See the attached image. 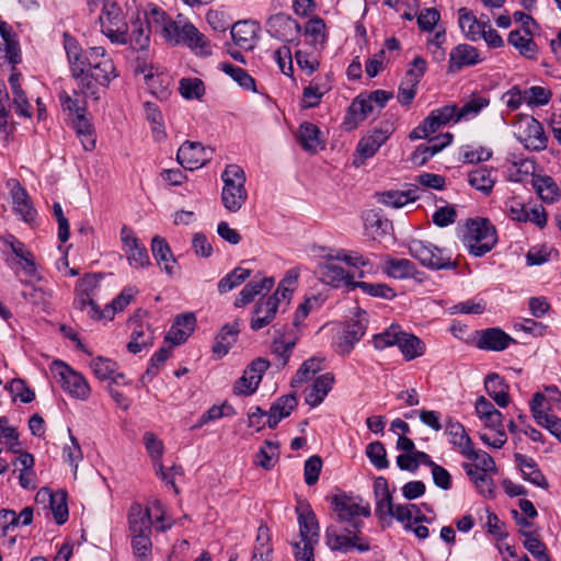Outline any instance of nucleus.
<instances>
[{"instance_id": "52", "label": "nucleus", "mask_w": 561, "mask_h": 561, "mask_svg": "<svg viewBox=\"0 0 561 561\" xmlns=\"http://www.w3.org/2000/svg\"><path fill=\"white\" fill-rule=\"evenodd\" d=\"M320 129L312 123L305 122L298 131V141L309 152H316L321 145Z\"/></svg>"}, {"instance_id": "40", "label": "nucleus", "mask_w": 561, "mask_h": 561, "mask_svg": "<svg viewBox=\"0 0 561 561\" xmlns=\"http://www.w3.org/2000/svg\"><path fill=\"white\" fill-rule=\"evenodd\" d=\"M515 461L520 468L523 478L530 483L540 486V488H548V481L542 474V472L539 470L538 465L533 458H529L522 454H515L514 455Z\"/></svg>"}, {"instance_id": "55", "label": "nucleus", "mask_w": 561, "mask_h": 561, "mask_svg": "<svg viewBox=\"0 0 561 561\" xmlns=\"http://www.w3.org/2000/svg\"><path fill=\"white\" fill-rule=\"evenodd\" d=\"M375 108V104H373L367 95L359 94L356 96L348 107V115L354 122V126L366 119Z\"/></svg>"}, {"instance_id": "48", "label": "nucleus", "mask_w": 561, "mask_h": 561, "mask_svg": "<svg viewBox=\"0 0 561 561\" xmlns=\"http://www.w3.org/2000/svg\"><path fill=\"white\" fill-rule=\"evenodd\" d=\"M462 468L483 496H494L495 484L493 479L488 476V472L478 471L477 468L472 467L469 462H463Z\"/></svg>"}, {"instance_id": "49", "label": "nucleus", "mask_w": 561, "mask_h": 561, "mask_svg": "<svg viewBox=\"0 0 561 561\" xmlns=\"http://www.w3.org/2000/svg\"><path fill=\"white\" fill-rule=\"evenodd\" d=\"M390 517L404 524L405 529H412V519L414 523L430 522L415 504L396 505Z\"/></svg>"}, {"instance_id": "28", "label": "nucleus", "mask_w": 561, "mask_h": 561, "mask_svg": "<svg viewBox=\"0 0 561 561\" xmlns=\"http://www.w3.org/2000/svg\"><path fill=\"white\" fill-rule=\"evenodd\" d=\"M278 307L277 297H268L257 302L251 318V329L257 331L268 325L275 318Z\"/></svg>"}, {"instance_id": "38", "label": "nucleus", "mask_w": 561, "mask_h": 561, "mask_svg": "<svg viewBox=\"0 0 561 561\" xmlns=\"http://www.w3.org/2000/svg\"><path fill=\"white\" fill-rule=\"evenodd\" d=\"M196 318L193 313L181 314L176 318L171 327L167 340L173 345H180L186 341L190 334L194 331Z\"/></svg>"}, {"instance_id": "27", "label": "nucleus", "mask_w": 561, "mask_h": 561, "mask_svg": "<svg viewBox=\"0 0 561 561\" xmlns=\"http://www.w3.org/2000/svg\"><path fill=\"white\" fill-rule=\"evenodd\" d=\"M458 23L465 36L472 42H477L481 39L484 27L489 26V19H477L470 10L460 8L458 10Z\"/></svg>"}, {"instance_id": "35", "label": "nucleus", "mask_w": 561, "mask_h": 561, "mask_svg": "<svg viewBox=\"0 0 561 561\" xmlns=\"http://www.w3.org/2000/svg\"><path fill=\"white\" fill-rule=\"evenodd\" d=\"M397 346L407 362L416 359L426 352V344L419 336L404 330L401 332Z\"/></svg>"}, {"instance_id": "43", "label": "nucleus", "mask_w": 561, "mask_h": 561, "mask_svg": "<svg viewBox=\"0 0 561 561\" xmlns=\"http://www.w3.org/2000/svg\"><path fill=\"white\" fill-rule=\"evenodd\" d=\"M275 284V279L273 277H264L260 282H250L248 283L242 290L239 293V296L234 300V307L242 308L254 300L255 296L261 294L263 290L268 291Z\"/></svg>"}, {"instance_id": "3", "label": "nucleus", "mask_w": 561, "mask_h": 561, "mask_svg": "<svg viewBox=\"0 0 561 561\" xmlns=\"http://www.w3.org/2000/svg\"><path fill=\"white\" fill-rule=\"evenodd\" d=\"M64 45L70 65L71 75L77 81L78 88L83 94L94 96L95 83L89 79L88 73V66L90 64L88 59L89 50L83 53L78 41L68 34H65L64 36Z\"/></svg>"}, {"instance_id": "20", "label": "nucleus", "mask_w": 561, "mask_h": 561, "mask_svg": "<svg viewBox=\"0 0 561 561\" xmlns=\"http://www.w3.org/2000/svg\"><path fill=\"white\" fill-rule=\"evenodd\" d=\"M42 502L48 501V507L53 514L54 520L58 525H62L68 520L69 511L67 504V493L65 490L53 491L44 486L37 491V499Z\"/></svg>"}, {"instance_id": "17", "label": "nucleus", "mask_w": 561, "mask_h": 561, "mask_svg": "<svg viewBox=\"0 0 561 561\" xmlns=\"http://www.w3.org/2000/svg\"><path fill=\"white\" fill-rule=\"evenodd\" d=\"M213 150L197 141H185L178 150V162L187 170H196L211 159Z\"/></svg>"}, {"instance_id": "60", "label": "nucleus", "mask_w": 561, "mask_h": 561, "mask_svg": "<svg viewBox=\"0 0 561 561\" xmlns=\"http://www.w3.org/2000/svg\"><path fill=\"white\" fill-rule=\"evenodd\" d=\"M298 277L299 273L295 268L289 270L271 297H277L278 305L280 304V300H289L291 294L297 287Z\"/></svg>"}, {"instance_id": "33", "label": "nucleus", "mask_w": 561, "mask_h": 561, "mask_svg": "<svg viewBox=\"0 0 561 561\" xmlns=\"http://www.w3.org/2000/svg\"><path fill=\"white\" fill-rule=\"evenodd\" d=\"M151 252L158 266L167 274L172 275L176 261L168 242L159 236L153 237L151 240Z\"/></svg>"}, {"instance_id": "45", "label": "nucleus", "mask_w": 561, "mask_h": 561, "mask_svg": "<svg viewBox=\"0 0 561 561\" xmlns=\"http://www.w3.org/2000/svg\"><path fill=\"white\" fill-rule=\"evenodd\" d=\"M71 124L84 150H93L96 142L95 131L87 115L73 117Z\"/></svg>"}, {"instance_id": "19", "label": "nucleus", "mask_w": 561, "mask_h": 561, "mask_svg": "<svg viewBox=\"0 0 561 561\" xmlns=\"http://www.w3.org/2000/svg\"><path fill=\"white\" fill-rule=\"evenodd\" d=\"M266 31L272 36L282 42H293L300 32V24L291 16L285 13L272 15L266 22Z\"/></svg>"}, {"instance_id": "5", "label": "nucleus", "mask_w": 561, "mask_h": 561, "mask_svg": "<svg viewBox=\"0 0 561 561\" xmlns=\"http://www.w3.org/2000/svg\"><path fill=\"white\" fill-rule=\"evenodd\" d=\"M99 23L102 34L113 44L127 45L128 23L122 8L112 0L104 1Z\"/></svg>"}, {"instance_id": "15", "label": "nucleus", "mask_w": 561, "mask_h": 561, "mask_svg": "<svg viewBox=\"0 0 561 561\" xmlns=\"http://www.w3.org/2000/svg\"><path fill=\"white\" fill-rule=\"evenodd\" d=\"M317 273L324 284L334 288L343 286L353 288V276L341 266L335 255H327L324 261L319 264Z\"/></svg>"}, {"instance_id": "50", "label": "nucleus", "mask_w": 561, "mask_h": 561, "mask_svg": "<svg viewBox=\"0 0 561 561\" xmlns=\"http://www.w3.org/2000/svg\"><path fill=\"white\" fill-rule=\"evenodd\" d=\"M239 333V322L234 321L232 324H226L216 337V343L213 346V352L219 357L226 355L236 342Z\"/></svg>"}, {"instance_id": "41", "label": "nucleus", "mask_w": 561, "mask_h": 561, "mask_svg": "<svg viewBox=\"0 0 561 561\" xmlns=\"http://www.w3.org/2000/svg\"><path fill=\"white\" fill-rule=\"evenodd\" d=\"M382 271L389 277L403 279L414 276L416 266L408 259H393L386 256L382 261Z\"/></svg>"}, {"instance_id": "42", "label": "nucleus", "mask_w": 561, "mask_h": 561, "mask_svg": "<svg viewBox=\"0 0 561 561\" xmlns=\"http://www.w3.org/2000/svg\"><path fill=\"white\" fill-rule=\"evenodd\" d=\"M297 405V399L294 394H286L277 399L267 412V425L275 428L282 419L287 417Z\"/></svg>"}, {"instance_id": "8", "label": "nucleus", "mask_w": 561, "mask_h": 561, "mask_svg": "<svg viewBox=\"0 0 561 561\" xmlns=\"http://www.w3.org/2000/svg\"><path fill=\"white\" fill-rule=\"evenodd\" d=\"M0 239L3 244L2 253L4 261L10 268L14 270L16 273L33 270L35 263L30 248L10 233L2 236Z\"/></svg>"}, {"instance_id": "54", "label": "nucleus", "mask_w": 561, "mask_h": 561, "mask_svg": "<svg viewBox=\"0 0 561 561\" xmlns=\"http://www.w3.org/2000/svg\"><path fill=\"white\" fill-rule=\"evenodd\" d=\"M419 188H411L408 191H389L380 195V202L393 208H400L404 205L414 202L419 198Z\"/></svg>"}, {"instance_id": "30", "label": "nucleus", "mask_w": 561, "mask_h": 561, "mask_svg": "<svg viewBox=\"0 0 561 561\" xmlns=\"http://www.w3.org/2000/svg\"><path fill=\"white\" fill-rule=\"evenodd\" d=\"M497 181V171L493 168L480 165L468 173V182L476 190L489 195Z\"/></svg>"}, {"instance_id": "51", "label": "nucleus", "mask_w": 561, "mask_h": 561, "mask_svg": "<svg viewBox=\"0 0 561 561\" xmlns=\"http://www.w3.org/2000/svg\"><path fill=\"white\" fill-rule=\"evenodd\" d=\"M508 44L514 46L522 56L535 59L538 53L537 44L531 38V35H523L519 31H511L507 38Z\"/></svg>"}, {"instance_id": "37", "label": "nucleus", "mask_w": 561, "mask_h": 561, "mask_svg": "<svg viewBox=\"0 0 561 561\" xmlns=\"http://www.w3.org/2000/svg\"><path fill=\"white\" fill-rule=\"evenodd\" d=\"M484 388L486 393L494 400V402L505 408L510 403L508 385L496 373L489 374L484 379Z\"/></svg>"}, {"instance_id": "64", "label": "nucleus", "mask_w": 561, "mask_h": 561, "mask_svg": "<svg viewBox=\"0 0 561 561\" xmlns=\"http://www.w3.org/2000/svg\"><path fill=\"white\" fill-rule=\"evenodd\" d=\"M297 336L291 334L286 337L279 334L273 342V353L279 358L282 366H285L296 344Z\"/></svg>"}, {"instance_id": "14", "label": "nucleus", "mask_w": 561, "mask_h": 561, "mask_svg": "<svg viewBox=\"0 0 561 561\" xmlns=\"http://www.w3.org/2000/svg\"><path fill=\"white\" fill-rule=\"evenodd\" d=\"M121 240L123 243V250L130 266L135 268H145L151 264L147 248L136 237L131 228L123 226L121 230Z\"/></svg>"}, {"instance_id": "56", "label": "nucleus", "mask_w": 561, "mask_h": 561, "mask_svg": "<svg viewBox=\"0 0 561 561\" xmlns=\"http://www.w3.org/2000/svg\"><path fill=\"white\" fill-rule=\"evenodd\" d=\"M251 276V270L238 266L222 277L218 283V291L226 294L240 286Z\"/></svg>"}, {"instance_id": "12", "label": "nucleus", "mask_w": 561, "mask_h": 561, "mask_svg": "<svg viewBox=\"0 0 561 561\" xmlns=\"http://www.w3.org/2000/svg\"><path fill=\"white\" fill-rule=\"evenodd\" d=\"M518 139L524 146L534 151L547 148L548 138L542 125L530 115H524L517 122Z\"/></svg>"}, {"instance_id": "18", "label": "nucleus", "mask_w": 561, "mask_h": 561, "mask_svg": "<svg viewBox=\"0 0 561 561\" xmlns=\"http://www.w3.org/2000/svg\"><path fill=\"white\" fill-rule=\"evenodd\" d=\"M270 367L268 360L257 358L243 371V375L236 381L233 391L236 394L250 396L255 392L261 382L263 374Z\"/></svg>"}, {"instance_id": "57", "label": "nucleus", "mask_w": 561, "mask_h": 561, "mask_svg": "<svg viewBox=\"0 0 561 561\" xmlns=\"http://www.w3.org/2000/svg\"><path fill=\"white\" fill-rule=\"evenodd\" d=\"M520 535L524 537L523 545L525 549L537 560V561H550L547 553L545 543L535 535L533 531L522 530Z\"/></svg>"}, {"instance_id": "16", "label": "nucleus", "mask_w": 561, "mask_h": 561, "mask_svg": "<svg viewBox=\"0 0 561 561\" xmlns=\"http://www.w3.org/2000/svg\"><path fill=\"white\" fill-rule=\"evenodd\" d=\"M391 133V126L386 124L385 127L376 128L369 135L363 137L356 148L357 158L354 159V165L360 167L366 159L374 157L388 140Z\"/></svg>"}, {"instance_id": "13", "label": "nucleus", "mask_w": 561, "mask_h": 561, "mask_svg": "<svg viewBox=\"0 0 561 561\" xmlns=\"http://www.w3.org/2000/svg\"><path fill=\"white\" fill-rule=\"evenodd\" d=\"M456 122V105L448 104L437 110L432 111L428 116L425 117L422 125L416 127L410 135L412 139L427 138L432 134L436 133L440 127L448 123Z\"/></svg>"}, {"instance_id": "9", "label": "nucleus", "mask_w": 561, "mask_h": 561, "mask_svg": "<svg viewBox=\"0 0 561 561\" xmlns=\"http://www.w3.org/2000/svg\"><path fill=\"white\" fill-rule=\"evenodd\" d=\"M50 373L70 396L81 400H85L90 396L91 389L85 378L65 363L54 362Z\"/></svg>"}, {"instance_id": "62", "label": "nucleus", "mask_w": 561, "mask_h": 561, "mask_svg": "<svg viewBox=\"0 0 561 561\" xmlns=\"http://www.w3.org/2000/svg\"><path fill=\"white\" fill-rule=\"evenodd\" d=\"M278 459V444L266 440L255 456V465L271 469Z\"/></svg>"}, {"instance_id": "31", "label": "nucleus", "mask_w": 561, "mask_h": 561, "mask_svg": "<svg viewBox=\"0 0 561 561\" xmlns=\"http://www.w3.org/2000/svg\"><path fill=\"white\" fill-rule=\"evenodd\" d=\"M90 367L100 380H110L117 385L125 383V375L117 371V363L111 358L98 356L91 360Z\"/></svg>"}, {"instance_id": "53", "label": "nucleus", "mask_w": 561, "mask_h": 561, "mask_svg": "<svg viewBox=\"0 0 561 561\" xmlns=\"http://www.w3.org/2000/svg\"><path fill=\"white\" fill-rule=\"evenodd\" d=\"M131 33L127 31V44L134 50H144L148 48L150 42V30L141 21H135L131 24Z\"/></svg>"}, {"instance_id": "24", "label": "nucleus", "mask_w": 561, "mask_h": 561, "mask_svg": "<svg viewBox=\"0 0 561 561\" xmlns=\"http://www.w3.org/2000/svg\"><path fill=\"white\" fill-rule=\"evenodd\" d=\"M477 346L480 350L501 352L506 350L515 340L500 328H489L479 332Z\"/></svg>"}, {"instance_id": "25", "label": "nucleus", "mask_w": 561, "mask_h": 561, "mask_svg": "<svg viewBox=\"0 0 561 561\" xmlns=\"http://www.w3.org/2000/svg\"><path fill=\"white\" fill-rule=\"evenodd\" d=\"M479 62V51L476 47L468 44H459L450 51L448 70L457 72L463 67L474 66Z\"/></svg>"}, {"instance_id": "22", "label": "nucleus", "mask_w": 561, "mask_h": 561, "mask_svg": "<svg viewBox=\"0 0 561 561\" xmlns=\"http://www.w3.org/2000/svg\"><path fill=\"white\" fill-rule=\"evenodd\" d=\"M296 513L298 516L299 535L301 541H319V523L316 514L307 503H298L296 506Z\"/></svg>"}, {"instance_id": "1", "label": "nucleus", "mask_w": 561, "mask_h": 561, "mask_svg": "<svg viewBox=\"0 0 561 561\" xmlns=\"http://www.w3.org/2000/svg\"><path fill=\"white\" fill-rule=\"evenodd\" d=\"M130 545L137 561H151L152 542L150 513L142 512L139 504L131 505L128 514Z\"/></svg>"}, {"instance_id": "4", "label": "nucleus", "mask_w": 561, "mask_h": 561, "mask_svg": "<svg viewBox=\"0 0 561 561\" xmlns=\"http://www.w3.org/2000/svg\"><path fill=\"white\" fill-rule=\"evenodd\" d=\"M496 242V230L490 220L485 218L468 220L463 243L470 254L482 256L490 252Z\"/></svg>"}, {"instance_id": "6", "label": "nucleus", "mask_w": 561, "mask_h": 561, "mask_svg": "<svg viewBox=\"0 0 561 561\" xmlns=\"http://www.w3.org/2000/svg\"><path fill=\"white\" fill-rule=\"evenodd\" d=\"M88 59L90 61L88 66L89 79L95 83V94H98V85L106 87L112 79L117 77L116 68L105 49L100 46L89 49ZM93 98L98 99L96 95Z\"/></svg>"}, {"instance_id": "2", "label": "nucleus", "mask_w": 561, "mask_h": 561, "mask_svg": "<svg viewBox=\"0 0 561 561\" xmlns=\"http://www.w3.org/2000/svg\"><path fill=\"white\" fill-rule=\"evenodd\" d=\"M221 180L224 182L221 191L224 207L230 213L239 211L248 198L244 171L237 164H229L225 168Z\"/></svg>"}, {"instance_id": "61", "label": "nucleus", "mask_w": 561, "mask_h": 561, "mask_svg": "<svg viewBox=\"0 0 561 561\" xmlns=\"http://www.w3.org/2000/svg\"><path fill=\"white\" fill-rule=\"evenodd\" d=\"M321 359L316 357L305 360L293 378L291 386L298 387L311 379L318 371L321 370Z\"/></svg>"}, {"instance_id": "21", "label": "nucleus", "mask_w": 561, "mask_h": 561, "mask_svg": "<svg viewBox=\"0 0 561 561\" xmlns=\"http://www.w3.org/2000/svg\"><path fill=\"white\" fill-rule=\"evenodd\" d=\"M366 312L357 316L356 320L350 322L336 342V351L340 354H348L355 344L360 341L366 331Z\"/></svg>"}, {"instance_id": "46", "label": "nucleus", "mask_w": 561, "mask_h": 561, "mask_svg": "<svg viewBox=\"0 0 561 561\" xmlns=\"http://www.w3.org/2000/svg\"><path fill=\"white\" fill-rule=\"evenodd\" d=\"M304 35L314 49H322L328 37L324 21L319 16L310 19L305 24Z\"/></svg>"}, {"instance_id": "29", "label": "nucleus", "mask_w": 561, "mask_h": 561, "mask_svg": "<svg viewBox=\"0 0 561 561\" xmlns=\"http://www.w3.org/2000/svg\"><path fill=\"white\" fill-rule=\"evenodd\" d=\"M0 35L3 39V47H0V60L11 65L20 62V47L15 39L12 27L4 21L0 20Z\"/></svg>"}, {"instance_id": "36", "label": "nucleus", "mask_w": 561, "mask_h": 561, "mask_svg": "<svg viewBox=\"0 0 561 561\" xmlns=\"http://www.w3.org/2000/svg\"><path fill=\"white\" fill-rule=\"evenodd\" d=\"M259 25L252 21H239L231 27V37L236 45L243 49H251L254 46Z\"/></svg>"}, {"instance_id": "59", "label": "nucleus", "mask_w": 561, "mask_h": 561, "mask_svg": "<svg viewBox=\"0 0 561 561\" xmlns=\"http://www.w3.org/2000/svg\"><path fill=\"white\" fill-rule=\"evenodd\" d=\"M402 328L399 324H391L382 332L373 336V345L376 350H385L390 346H397Z\"/></svg>"}, {"instance_id": "23", "label": "nucleus", "mask_w": 561, "mask_h": 561, "mask_svg": "<svg viewBox=\"0 0 561 561\" xmlns=\"http://www.w3.org/2000/svg\"><path fill=\"white\" fill-rule=\"evenodd\" d=\"M11 192L12 206L14 213L25 222H33L35 219L32 198L16 180L8 182Z\"/></svg>"}, {"instance_id": "39", "label": "nucleus", "mask_w": 561, "mask_h": 561, "mask_svg": "<svg viewBox=\"0 0 561 561\" xmlns=\"http://www.w3.org/2000/svg\"><path fill=\"white\" fill-rule=\"evenodd\" d=\"M445 430L446 434L449 436V443L457 448L462 456L470 451L473 443L461 423L454 421L453 419H448L446 421Z\"/></svg>"}, {"instance_id": "10", "label": "nucleus", "mask_w": 561, "mask_h": 561, "mask_svg": "<svg viewBox=\"0 0 561 561\" xmlns=\"http://www.w3.org/2000/svg\"><path fill=\"white\" fill-rule=\"evenodd\" d=\"M333 511L341 523H347L352 528L358 529L363 523L357 519L359 516H370V507L368 504L363 505L362 500L352 497L346 494H337L332 497Z\"/></svg>"}, {"instance_id": "7", "label": "nucleus", "mask_w": 561, "mask_h": 561, "mask_svg": "<svg viewBox=\"0 0 561 561\" xmlns=\"http://www.w3.org/2000/svg\"><path fill=\"white\" fill-rule=\"evenodd\" d=\"M98 284L96 274H87L78 280L75 287L73 307L80 311H87L92 320L104 319V310H101L93 300Z\"/></svg>"}, {"instance_id": "11", "label": "nucleus", "mask_w": 561, "mask_h": 561, "mask_svg": "<svg viewBox=\"0 0 561 561\" xmlns=\"http://www.w3.org/2000/svg\"><path fill=\"white\" fill-rule=\"evenodd\" d=\"M327 545L333 551L348 552L356 549L359 552H366L370 549L368 540H366L358 529H345L340 533L335 526H329L325 530Z\"/></svg>"}, {"instance_id": "34", "label": "nucleus", "mask_w": 561, "mask_h": 561, "mask_svg": "<svg viewBox=\"0 0 561 561\" xmlns=\"http://www.w3.org/2000/svg\"><path fill=\"white\" fill-rule=\"evenodd\" d=\"M333 383L334 375L331 373H325L316 378L307 390L306 403L312 408L318 407L331 391Z\"/></svg>"}, {"instance_id": "58", "label": "nucleus", "mask_w": 561, "mask_h": 561, "mask_svg": "<svg viewBox=\"0 0 561 561\" xmlns=\"http://www.w3.org/2000/svg\"><path fill=\"white\" fill-rule=\"evenodd\" d=\"M533 186L545 202L553 203L559 197L558 185L548 175L534 179Z\"/></svg>"}, {"instance_id": "47", "label": "nucleus", "mask_w": 561, "mask_h": 561, "mask_svg": "<svg viewBox=\"0 0 561 561\" xmlns=\"http://www.w3.org/2000/svg\"><path fill=\"white\" fill-rule=\"evenodd\" d=\"M489 98L480 94H472L461 107L456 105V122L468 121L478 116L483 108L489 106Z\"/></svg>"}, {"instance_id": "32", "label": "nucleus", "mask_w": 561, "mask_h": 561, "mask_svg": "<svg viewBox=\"0 0 561 561\" xmlns=\"http://www.w3.org/2000/svg\"><path fill=\"white\" fill-rule=\"evenodd\" d=\"M453 140V135L447 133L442 138L430 139L431 145H420L411 156L414 165H424L433 156L442 151Z\"/></svg>"}, {"instance_id": "63", "label": "nucleus", "mask_w": 561, "mask_h": 561, "mask_svg": "<svg viewBox=\"0 0 561 561\" xmlns=\"http://www.w3.org/2000/svg\"><path fill=\"white\" fill-rule=\"evenodd\" d=\"M224 72L229 75L240 87L249 91H255L254 79L242 68L231 64L224 62L220 65Z\"/></svg>"}, {"instance_id": "44", "label": "nucleus", "mask_w": 561, "mask_h": 561, "mask_svg": "<svg viewBox=\"0 0 561 561\" xmlns=\"http://www.w3.org/2000/svg\"><path fill=\"white\" fill-rule=\"evenodd\" d=\"M154 340L153 331L148 323H136L131 331L130 341L127 344V350L137 354L144 348L151 346Z\"/></svg>"}, {"instance_id": "26", "label": "nucleus", "mask_w": 561, "mask_h": 561, "mask_svg": "<svg viewBox=\"0 0 561 561\" xmlns=\"http://www.w3.org/2000/svg\"><path fill=\"white\" fill-rule=\"evenodd\" d=\"M180 43L187 45L198 55H211L209 41L192 23H183V26L181 27Z\"/></svg>"}]
</instances>
